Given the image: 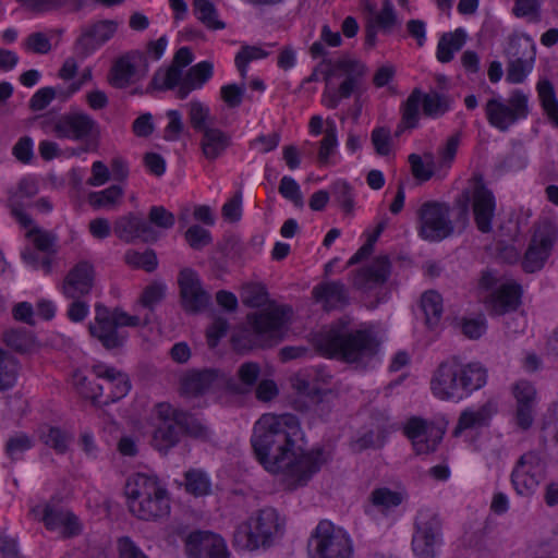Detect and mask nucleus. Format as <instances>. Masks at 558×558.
Wrapping results in <instances>:
<instances>
[{"mask_svg": "<svg viewBox=\"0 0 558 558\" xmlns=\"http://www.w3.org/2000/svg\"><path fill=\"white\" fill-rule=\"evenodd\" d=\"M301 426L292 414H264L255 423L251 444L263 468L281 476L287 490L307 485L327 459L323 449L302 450L296 446Z\"/></svg>", "mask_w": 558, "mask_h": 558, "instance_id": "f257e3e1", "label": "nucleus"}, {"mask_svg": "<svg viewBox=\"0 0 558 558\" xmlns=\"http://www.w3.org/2000/svg\"><path fill=\"white\" fill-rule=\"evenodd\" d=\"M313 343L322 355L356 365L367 363L379 350V341L373 330L353 329L347 318H340L315 333Z\"/></svg>", "mask_w": 558, "mask_h": 558, "instance_id": "f03ea898", "label": "nucleus"}, {"mask_svg": "<svg viewBox=\"0 0 558 558\" xmlns=\"http://www.w3.org/2000/svg\"><path fill=\"white\" fill-rule=\"evenodd\" d=\"M486 381L487 371L480 363H463L458 356H451L435 368L429 385L437 399L459 402L484 387Z\"/></svg>", "mask_w": 558, "mask_h": 558, "instance_id": "7ed1b4c3", "label": "nucleus"}, {"mask_svg": "<svg viewBox=\"0 0 558 558\" xmlns=\"http://www.w3.org/2000/svg\"><path fill=\"white\" fill-rule=\"evenodd\" d=\"M124 494L130 511L141 520H158L170 513L168 492L155 476L135 474L126 481Z\"/></svg>", "mask_w": 558, "mask_h": 558, "instance_id": "20e7f679", "label": "nucleus"}, {"mask_svg": "<svg viewBox=\"0 0 558 558\" xmlns=\"http://www.w3.org/2000/svg\"><path fill=\"white\" fill-rule=\"evenodd\" d=\"M286 520L276 508L265 507L234 531L233 544L242 550L269 547L284 531Z\"/></svg>", "mask_w": 558, "mask_h": 558, "instance_id": "39448f33", "label": "nucleus"}, {"mask_svg": "<svg viewBox=\"0 0 558 558\" xmlns=\"http://www.w3.org/2000/svg\"><path fill=\"white\" fill-rule=\"evenodd\" d=\"M292 310L289 306H269L263 311L247 315L253 339L247 343H241L245 339L248 331H243L233 336L232 340L236 347H270L280 341L284 335L286 326Z\"/></svg>", "mask_w": 558, "mask_h": 558, "instance_id": "423d86ee", "label": "nucleus"}, {"mask_svg": "<svg viewBox=\"0 0 558 558\" xmlns=\"http://www.w3.org/2000/svg\"><path fill=\"white\" fill-rule=\"evenodd\" d=\"M92 373L100 383L93 385L87 377H82L78 386L81 392L94 403L106 405L117 402L131 389L129 376L113 366L98 363L92 366Z\"/></svg>", "mask_w": 558, "mask_h": 558, "instance_id": "0eeeda50", "label": "nucleus"}, {"mask_svg": "<svg viewBox=\"0 0 558 558\" xmlns=\"http://www.w3.org/2000/svg\"><path fill=\"white\" fill-rule=\"evenodd\" d=\"M138 325H141L138 316L129 315L118 307L111 311L98 303L95 305V318L94 322L89 323L88 330L92 337L96 338L104 348L113 350L121 348L128 338V333L121 331L120 328Z\"/></svg>", "mask_w": 558, "mask_h": 558, "instance_id": "6e6552de", "label": "nucleus"}, {"mask_svg": "<svg viewBox=\"0 0 558 558\" xmlns=\"http://www.w3.org/2000/svg\"><path fill=\"white\" fill-rule=\"evenodd\" d=\"M472 203L474 221L477 229L483 233L492 231V223L495 217L496 198L494 193L485 185L482 178H475L472 191H463L457 204L460 213L457 222L464 229L469 221V203Z\"/></svg>", "mask_w": 558, "mask_h": 558, "instance_id": "1a4fd4ad", "label": "nucleus"}, {"mask_svg": "<svg viewBox=\"0 0 558 558\" xmlns=\"http://www.w3.org/2000/svg\"><path fill=\"white\" fill-rule=\"evenodd\" d=\"M311 558H352L353 545L349 534L329 520H322L308 541Z\"/></svg>", "mask_w": 558, "mask_h": 558, "instance_id": "9d476101", "label": "nucleus"}, {"mask_svg": "<svg viewBox=\"0 0 558 558\" xmlns=\"http://www.w3.org/2000/svg\"><path fill=\"white\" fill-rule=\"evenodd\" d=\"M320 65H325L322 74L327 84L331 78H342L339 84L342 96L361 95L365 90L364 81L368 69L363 61L344 54L336 60L324 59Z\"/></svg>", "mask_w": 558, "mask_h": 558, "instance_id": "9b49d317", "label": "nucleus"}, {"mask_svg": "<svg viewBox=\"0 0 558 558\" xmlns=\"http://www.w3.org/2000/svg\"><path fill=\"white\" fill-rule=\"evenodd\" d=\"M416 217L417 233L424 241L437 243L454 233L456 223L447 203L427 201L418 207Z\"/></svg>", "mask_w": 558, "mask_h": 558, "instance_id": "f8f14e48", "label": "nucleus"}, {"mask_svg": "<svg viewBox=\"0 0 558 558\" xmlns=\"http://www.w3.org/2000/svg\"><path fill=\"white\" fill-rule=\"evenodd\" d=\"M485 113L492 126L506 132L515 122L527 117V95L520 89H515L510 94L507 101L501 97L490 98L485 105Z\"/></svg>", "mask_w": 558, "mask_h": 558, "instance_id": "ddd939ff", "label": "nucleus"}, {"mask_svg": "<svg viewBox=\"0 0 558 558\" xmlns=\"http://www.w3.org/2000/svg\"><path fill=\"white\" fill-rule=\"evenodd\" d=\"M412 550L416 558H436V547L442 542V522L430 510H421L415 518Z\"/></svg>", "mask_w": 558, "mask_h": 558, "instance_id": "4468645a", "label": "nucleus"}, {"mask_svg": "<svg viewBox=\"0 0 558 558\" xmlns=\"http://www.w3.org/2000/svg\"><path fill=\"white\" fill-rule=\"evenodd\" d=\"M181 390L190 397L220 390L241 391L230 374L217 368L189 372L182 378Z\"/></svg>", "mask_w": 558, "mask_h": 558, "instance_id": "2eb2a0df", "label": "nucleus"}, {"mask_svg": "<svg viewBox=\"0 0 558 558\" xmlns=\"http://www.w3.org/2000/svg\"><path fill=\"white\" fill-rule=\"evenodd\" d=\"M447 422H434L422 417H411L404 425V434L411 440L416 454L436 451L446 433Z\"/></svg>", "mask_w": 558, "mask_h": 558, "instance_id": "dca6fc26", "label": "nucleus"}, {"mask_svg": "<svg viewBox=\"0 0 558 558\" xmlns=\"http://www.w3.org/2000/svg\"><path fill=\"white\" fill-rule=\"evenodd\" d=\"M557 236L558 230L550 221L544 220L536 226L522 260L524 271L532 274L544 267Z\"/></svg>", "mask_w": 558, "mask_h": 558, "instance_id": "f3484780", "label": "nucleus"}, {"mask_svg": "<svg viewBox=\"0 0 558 558\" xmlns=\"http://www.w3.org/2000/svg\"><path fill=\"white\" fill-rule=\"evenodd\" d=\"M545 463L536 451L523 453L517 461L512 473L511 483L517 494L531 496L535 493L544 478Z\"/></svg>", "mask_w": 558, "mask_h": 558, "instance_id": "a211bd4d", "label": "nucleus"}, {"mask_svg": "<svg viewBox=\"0 0 558 558\" xmlns=\"http://www.w3.org/2000/svg\"><path fill=\"white\" fill-rule=\"evenodd\" d=\"M97 122L86 112L69 111L56 119L52 132L58 138L85 141L97 133Z\"/></svg>", "mask_w": 558, "mask_h": 558, "instance_id": "6ab92c4d", "label": "nucleus"}, {"mask_svg": "<svg viewBox=\"0 0 558 558\" xmlns=\"http://www.w3.org/2000/svg\"><path fill=\"white\" fill-rule=\"evenodd\" d=\"M50 531L59 530L61 535L70 538L82 532L78 518L58 500H49L41 507V519Z\"/></svg>", "mask_w": 558, "mask_h": 558, "instance_id": "aec40b11", "label": "nucleus"}, {"mask_svg": "<svg viewBox=\"0 0 558 558\" xmlns=\"http://www.w3.org/2000/svg\"><path fill=\"white\" fill-rule=\"evenodd\" d=\"M178 283L182 307L187 313H198L204 311L209 302L210 295L204 290L198 275L191 268L180 271Z\"/></svg>", "mask_w": 558, "mask_h": 558, "instance_id": "412c9836", "label": "nucleus"}, {"mask_svg": "<svg viewBox=\"0 0 558 558\" xmlns=\"http://www.w3.org/2000/svg\"><path fill=\"white\" fill-rule=\"evenodd\" d=\"M118 27L119 22L114 20H100L84 26L75 41V50L84 58L92 54L114 36Z\"/></svg>", "mask_w": 558, "mask_h": 558, "instance_id": "4be33fe9", "label": "nucleus"}, {"mask_svg": "<svg viewBox=\"0 0 558 558\" xmlns=\"http://www.w3.org/2000/svg\"><path fill=\"white\" fill-rule=\"evenodd\" d=\"M94 280L95 269L93 264L81 260L66 274L62 283V293L68 299H81L90 293Z\"/></svg>", "mask_w": 558, "mask_h": 558, "instance_id": "5701e85b", "label": "nucleus"}, {"mask_svg": "<svg viewBox=\"0 0 558 558\" xmlns=\"http://www.w3.org/2000/svg\"><path fill=\"white\" fill-rule=\"evenodd\" d=\"M390 275V262L387 256L376 257L371 264L352 272L351 283L362 291H371L383 286Z\"/></svg>", "mask_w": 558, "mask_h": 558, "instance_id": "b1692460", "label": "nucleus"}, {"mask_svg": "<svg viewBox=\"0 0 558 558\" xmlns=\"http://www.w3.org/2000/svg\"><path fill=\"white\" fill-rule=\"evenodd\" d=\"M113 232L120 240L126 243H132L137 239L144 242L157 240V233L151 225L143 217L132 213L116 220Z\"/></svg>", "mask_w": 558, "mask_h": 558, "instance_id": "393cba45", "label": "nucleus"}, {"mask_svg": "<svg viewBox=\"0 0 558 558\" xmlns=\"http://www.w3.org/2000/svg\"><path fill=\"white\" fill-rule=\"evenodd\" d=\"M144 60V53L140 50H131L120 56L113 61L108 72V83L118 89L129 87L135 82L137 63Z\"/></svg>", "mask_w": 558, "mask_h": 558, "instance_id": "a878e982", "label": "nucleus"}, {"mask_svg": "<svg viewBox=\"0 0 558 558\" xmlns=\"http://www.w3.org/2000/svg\"><path fill=\"white\" fill-rule=\"evenodd\" d=\"M11 215L23 228L28 229L26 238L37 251L45 254H54L57 252L56 243L58 238L54 233L35 226L32 217L15 203L11 206Z\"/></svg>", "mask_w": 558, "mask_h": 558, "instance_id": "bb28decb", "label": "nucleus"}, {"mask_svg": "<svg viewBox=\"0 0 558 558\" xmlns=\"http://www.w3.org/2000/svg\"><path fill=\"white\" fill-rule=\"evenodd\" d=\"M186 553L192 558H228L225 541L209 532L190 534Z\"/></svg>", "mask_w": 558, "mask_h": 558, "instance_id": "cd10ccee", "label": "nucleus"}, {"mask_svg": "<svg viewBox=\"0 0 558 558\" xmlns=\"http://www.w3.org/2000/svg\"><path fill=\"white\" fill-rule=\"evenodd\" d=\"M496 413L497 403L494 400H487L476 409L468 408L460 413L452 435L459 437L464 430L487 427Z\"/></svg>", "mask_w": 558, "mask_h": 558, "instance_id": "c85d7f7f", "label": "nucleus"}, {"mask_svg": "<svg viewBox=\"0 0 558 558\" xmlns=\"http://www.w3.org/2000/svg\"><path fill=\"white\" fill-rule=\"evenodd\" d=\"M521 287L517 283H504L485 296L487 310L494 315H504L514 311L520 304Z\"/></svg>", "mask_w": 558, "mask_h": 558, "instance_id": "c756f323", "label": "nucleus"}, {"mask_svg": "<svg viewBox=\"0 0 558 558\" xmlns=\"http://www.w3.org/2000/svg\"><path fill=\"white\" fill-rule=\"evenodd\" d=\"M214 74V64L202 61L191 66L185 73L179 88L175 90L178 99H185L195 89L202 88Z\"/></svg>", "mask_w": 558, "mask_h": 558, "instance_id": "7c9ffc66", "label": "nucleus"}, {"mask_svg": "<svg viewBox=\"0 0 558 558\" xmlns=\"http://www.w3.org/2000/svg\"><path fill=\"white\" fill-rule=\"evenodd\" d=\"M231 144V137L220 129L210 128L202 132L199 142L202 153L208 160L219 158Z\"/></svg>", "mask_w": 558, "mask_h": 558, "instance_id": "2f4dec72", "label": "nucleus"}, {"mask_svg": "<svg viewBox=\"0 0 558 558\" xmlns=\"http://www.w3.org/2000/svg\"><path fill=\"white\" fill-rule=\"evenodd\" d=\"M313 296L324 302L327 310L348 304L349 296L345 286L340 281H330L318 284L313 289Z\"/></svg>", "mask_w": 558, "mask_h": 558, "instance_id": "473e14b6", "label": "nucleus"}, {"mask_svg": "<svg viewBox=\"0 0 558 558\" xmlns=\"http://www.w3.org/2000/svg\"><path fill=\"white\" fill-rule=\"evenodd\" d=\"M156 414L162 422H173L184 427L189 434L197 435L202 427L195 418L184 411L173 409L169 403H159L156 407Z\"/></svg>", "mask_w": 558, "mask_h": 558, "instance_id": "72a5a7b5", "label": "nucleus"}, {"mask_svg": "<svg viewBox=\"0 0 558 558\" xmlns=\"http://www.w3.org/2000/svg\"><path fill=\"white\" fill-rule=\"evenodd\" d=\"M181 430H184V427H181L180 424L161 422L154 432V447L161 452H167L178 444Z\"/></svg>", "mask_w": 558, "mask_h": 558, "instance_id": "f704fd0d", "label": "nucleus"}, {"mask_svg": "<svg viewBox=\"0 0 558 558\" xmlns=\"http://www.w3.org/2000/svg\"><path fill=\"white\" fill-rule=\"evenodd\" d=\"M422 100L423 113L428 118H440L451 109V97L436 90H430L427 94L422 93Z\"/></svg>", "mask_w": 558, "mask_h": 558, "instance_id": "c9c22d12", "label": "nucleus"}, {"mask_svg": "<svg viewBox=\"0 0 558 558\" xmlns=\"http://www.w3.org/2000/svg\"><path fill=\"white\" fill-rule=\"evenodd\" d=\"M423 107L422 90L414 88L401 105V129H414L420 120V107Z\"/></svg>", "mask_w": 558, "mask_h": 558, "instance_id": "e433bc0d", "label": "nucleus"}, {"mask_svg": "<svg viewBox=\"0 0 558 558\" xmlns=\"http://www.w3.org/2000/svg\"><path fill=\"white\" fill-rule=\"evenodd\" d=\"M421 308L425 315V324L429 329L436 328L442 315V298L436 291H427L421 298Z\"/></svg>", "mask_w": 558, "mask_h": 558, "instance_id": "4c0bfd02", "label": "nucleus"}, {"mask_svg": "<svg viewBox=\"0 0 558 558\" xmlns=\"http://www.w3.org/2000/svg\"><path fill=\"white\" fill-rule=\"evenodd\" d=\"M465 41V33L457 29L453 33H445L437 46V59L442 63H447L453 59L456 51H459Z\"/></svg>", "mask_w": 558, "mask_h": 558, "instance_id": "58836bf2", "label": "nucleus"}, {"mask_svg": "<svg viewBox=\"0 0 558 558\" xmlns=\"http://www.w3.org/2000/svg\"><path fill=\"white\" fill-rule=\"evenodd\" d=\"M19 378V362L7 351L0 349V392L13 389Z\"/></svg>", "mask_w": 558, "mask_h": 558, "instance_id": "ea45409f", "label": "nucleus"}, {"mask_svg": "<svg viewBox=\"0 0 558 558\" xmlns=\"http://www.w3.org/2000/svg\"><path fill=\"white\" fill-rule=\"evenodd\" d=\"M537 93L541 105L553 125L558 128V99L553 84L548 80L539 81Z\"/></svg>", "mask_w": 558, "mask_h": 558, "instance_id": "a19ab883", "label": "nucleus"}, {"mask_svg": "<svg viewBox=\"0 0 558 558\" xmlns=\"http://www.w3.org/2000/svg\"><path fill=\"white\" fill-rule=\"evenodd\" d=\"M191 126L196 132H204L213 128V118L209 108L199 100H192L186 105Z\"/></svg>", "mask_w": 558, "mask_h": 558, "instance_id": "79ce46f5", "label": "nucleus"}, {"mask_svg": "<svg viewBox=\"0 0 558 558\" xmlns=\"http://www.w3.org/2000/svg\"><path fill=\"white\" fill-rule=\"evenodd\" d=\"M182 70L177 64H170L167 69H159L151 80V85L159 90L179 88L182 80Z\"/></svg>", "mask_w": 558, "mask_h": 558, "instance_id": "37998d69", "label": "nucleus"}, {"mask_svg": "<svg viewBox=\"0 0 558 558\" xmlns=\"http://www.w3.org/2000/svg\"><path fill=\"white\" fill-rule=\"evenodd\" d=\"M368 499L374 507L385 512L401 505L404 497L400 492L391 490L387 487H379L371 493Z\"/></svg>", "mask_w": 558, "mask_h": 558, "instance_id": "c03bdc74", "label": "nucleus"}, {"mask_svg": "<svg viewBox=\"0 0 558 558\" xmlns=\"http://www.w3.org/2000/svg\"><path fill=\"white\" fill-rule=\"evenodd\" d=\"M412 175L421 181L426 182L434 175V156L426 153L423 156L411 154L408 157Z\"/></svg>", "mask_w": 558, "mask_h": 558, "instance_id": "a18cd8bd", "label": "nucleus"}, {"mask_svg": "<svg viewBox=\"0 0 558 558\" xmlns=\"http://www.w3.org/2000/svg\"><path fill=\"white\" fill-rule=\"evenodd\" d=\"M185 488L195 497L206 496L211 490V482L208 475L202 471L192 469L185 472Z\"/></svg>", "mask_w": 558, "mask_h": 558, "instance_id": "49530a36", "label": "nucleus"}, {"mask_svg": "<svg viewBox=\"0 0 558 558\" xmlns=\"http://www.w3.org/2000/svg\"><path fill=\"white\" fill-rule=\"evenodd\" d=\"M123 196V189L119 185H111L100 192H92L88 195L89 205L95 208H111Z\"/></svg>", "mask_w": 558, "mask_h": 558, "instance_id": "de8ad7c7", "label": "nucleus"}, {"mask_svg": "<svg viewBox=\"0 0 558 558\" xmlns=\"http://www.w3.org/2000/svg\"><path fill=\"white\" fill-rule=\"evenodd\" d=\"M194 13L197 19L211 29L225 28V23L217 19L215 5L209 0H194Z\"/></svg>", "mask_w": 558, "mask_h": 558, "instance_id": "09e8293b", "label": "nucleus"}, {"mask_svg": "<svg viewBox=\"0 0 558 558\" xmlns=\"http://www.w3.org/2000/svg\"><path fill=\"white\" fill-rule=\"evenodd\" d=\"M518 52L513 53L514 59L509 62L507 69V81L513 84L522 83L527 73L532 69L533 51L530 49L527 58L517 57Z\"/></svg>", "mask_w": 558, "mask_h": 558, "instance_id": "8fccbe9b", "label": "nucleus"}, {"mask_svg": "<svg viewBox=\"0 0 558 558\" xmlns=\"http://www.w3.org/2000/svg\"><path fill=\"white\" fill-rule=\"evenodd\" d=\"M124 260L128 265L142 268L148 272L154 271L158 265L156 253L153 250H146L145 252L129 250L124 255Z\"/></svg>", "mask_w": 558, "mask_h": 558, "instance_id": "3c124183", "label": "nucleus"}, {"mask_svg": "<svg viewBox=\"0 0 558 558\" xmlns=\"http://www.w3.org/2000/svg\"><path fill=\"white\" fill-rule=\"evenodd\" d=\"M327 128L324 133V137L320 141L318 150V161L322 165H327L329 157L333 154L337 145V128L332 120H327Z\"/></svg>", "mask_w": 558, "mask_h": 558, "instance_id": "603ef678", "label": "nucleus"}, {"mask_svg": "<svg viewBox=\"0 0 558 558\" xmlns=\"http://www.w3.org/2000/svg\"><path fill=\"white\" fill-rule=\"evenodd\" d=\"M268 53L257 46H243L236 53L234 63L240 75L245 78L247 74V65L254 60L264 59Z\"/></svg>", "mask_w": 558, "mask_h": 558, "instance_id": "864d4df0", "label": "nucleus"}, {"mask_svg": "<svg viewBox=\"0 0 558 558\" xmlns=\"http://www.w3.org/2000/svg\"><path fill=\"white\" fill-rule=\"evenodd\" d=\"M40 440L54 449L58 453H64L68 449V436L58 427L44 426L39 434Z\"/></svg>", "mask_w": 558, "mask_h": 558, "instance_id": "5fc2aeb1", "label": "nucleus"}, {"mask_svg": "<svg viewBox=\"0 0 558 558\" xmlns=\"http://www.w3.org/2000/svg\"><path fill=\"white\" fill-rule=\"evenodd\" d=\"M331 192L343 211L352 214L354 209V198L351 185L345 181L339 180L331 185Z\"/></svg>", "mask_w": 558, "mask_h": 558, "instance_id": "6e6d98bb", "label": "nucleus"}, {"mask_svg": "<svg viewBox=\"0 0 558 558\" xmlns=\"http://www.w3.org/2000/svg\"><path fill=\"white\" fill-rule=\"evenodd\" d=\"M512 12L517 17L538 22L541 19V0H515Z\"/></svg>", "mask_w": 558, "mask_h": 558, "instance_id": "4d7b16f0", "label": "nucleus"}, {"mask_svg": "<svg viewBox=\"0 0 558 558\" xmlns=\"http://www.w3.org/2000/svg\"><path fill=\"white\" fill-rule=\"evenodd\" d=\"M87 0H35L32 3V11L47 12L57 10L63 7H72L74 11L81 10Z\"/></svg>", "mask_w": 558, "mask_h": 558, "instance_id": "13d9d810", "label": "nucleus"}, {"mask_svg": "<svg viewBox=\"0 0 558 558\" xmlns=\"http://www.w3.org/2000/svg\"><path fill=\"white\" fill-rule=\"evenodd\" d=\"M279 193L286 198L292 202L296 207L302 208L304 205L303 195L300 190V185L296 181L288 175H284L279 184Z\"/></svg>", "mask_w": 558, "mask_h": 558, "instance_id": "bf43d9fd", "label": "nucleus"}, {"mask_svg": "<svg viewBox=\"0 0 558 558\" xmlns=\"http://www.w3.org/2000/svg\"><path fill=\"white\" fill-rule=\"evenodd\" d=\"M184 236L189 245L197 251L211 243L210 232L198 225L191 226Z\"/></svg>", "mask_w": 558, "mask_h": 558, "instance_id": "052dcab7", "label": "nucleus"}, {"mask_svg": "<svg viewBox=\"0 0 558 558\" xmlns=\"http://www.w3.org/2000/svg\"><path fill=\"white\" fill-rule=\"evenodd\" d=\"M22 258L34 269L43 270L45 275H50L52 271V258L48 254L41 256L35 250L25 248L22 252Z\"/></svg>", "mask_w": 558, "mask_h": 558, "instance_id": "680f3d73", "label": "nucleus"}, {"mask_svg": "<svg viewBox=\"0 0 558 558\" xmlns=\"http://www.w3.org/2000/svg\"><path fill=\"white\" fill-rule=\"evenodd\" d=\"M166 293V286L160 282H154L151 284H148L140 299V303L150 311L154 310V307L162 301Z\"/></svg>", "mask_w": 558, "mask_h": 558, "instance_id": "e2e57ef3", "label": "nucleus"}, {"mask_svg": "<svg viewBox=\"0 0 558 558\" xmlns=\"http://www.w3.org/2000/svg\"><path fill=\"white\" fill-rule=\"evenodd\" d=\"M512 392L517 400V405H534L536 390L530 381L519 380L514 384Z\"/></svg>", "mask_w": 558, "mask_h": 558, "instance_id": "0e129e2a", "label": "nucleus"}, {"mask_svg": "<svg viewBox=\"0 0 558 558\" xmlns=\"http://www.w3.org/2000/svg\"><path fill=\"white\" fill-rule=\"evenodd\" d=\"M33 447V440L26 434H17L7 441L5 450L11 459H19L20 456Z\"/></svg>", "mask_w": 558, "mask_h": 558, "instance_id": "69168bd1", "label": "nucleus"}, {"mask_svg": "<svg viewBox=\"0 0 558 558\" xmlns=\"http://www.w3.org/2000/svg\"><path fill=\"white\" fill-rule=\"evenodd\" d=\"M372 144L376 153L380 156H387L391 150V135L387 128H376L372 132Z\"/></svg>", "mask_w": 558, "mask_h": 558, "instance_id": "338daca9", "label": "nucleus"}, {"mask_svg": "<svg viewBox=\"0 0 558 558\" xmlns=\"http://www.w3.org/2000/svg\"><path fill=\"white\" fill-rule=\"evenodd\" d=\"M117 546L119 558H148L129 536L120 537Z\"/></svg>", "mask_w": 558, "mask_h": 558, "instance_id": "774afa93", "label": "nucleus"}]
</instances>
